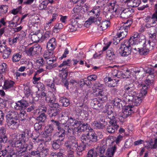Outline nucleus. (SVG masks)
I'll list each match as a JSON object with an SVG mask.
<instances>
[{"label":"nucleus","mask_w":157,"mask_h":157,"mask_svg":"<svg viewBox=\"0 0 157 157\" xmlns=\"http://www.w3.org/2000/svg\"><path fill=\"white\" fill-rule=\"evenodd\" d=\"M67 118H68L67 123L64 124H67L70 127L71 126H78V125L81 124L80 121L76 120L74 118L70 117H68Z\"/></svg>","instance_id":"nucleus-25"},{"label":"nucleus","mask_w":157,"mask_h":157,"mask_svg":"<svg viewBox=\"0 0 157 157\" xmlns=\"http://www.w3.org/2000/svg\"><path fill=\"white\" fill-rule=\"evenodd\" d=\"M65 146L67 151V157H75L74 150L77 147V140L74 136H70L65 143Z\"/></svg>","instance_id":"nucleus-4"},{"label":"nucleus","mask_w":157,"mask_h":157,"mask_svg":"<svg viewBox=\"0 0 157 157\" xmlns=\"http://www.w3.org/2000/svg\"><path fill=\"white\" fill-rule=\"evenodd\" d=\"M71 63V60L70 59H68L67 61H64L63 63L60 64L59 66V67L65 68V66H70Z\"/></svg>","instance_id":"nucleus-61"},{"label":"nucleus","mask_w":157,"mask_h":157,"mask_svg":"<svg viewBox=\"0 0 157 157\" xmlns=\"http://www.w3.org/2000/svg\"><path fill=\"white\" fill-rule=\"evenodd\" d=\"M106 108L105 112L107 113L108 115V117H112L114 115V116L115 117L117 116L116 113H115L114 112V109L111 105H106L105 106Z\"/></svg>","instance_id":"nucleus-27"},{"label":"nucleus","mask_w":157,"mask_h":157,"mask_svg":"<svg viewBox=\"0 0 157 157\" xmlns=\"http://www.w3.org/2000/svg\"><path fill=\"white\" fill-rule=\"evenodd\" d=\"M140 38L138 41L132 44V49L138 51L140 55H146L148 53L149 50L152 49L155 44L153 40H149L147 44L144 37Z\"/></svg>","instance_id":"nucleus-1"},{"label":"nucleus","mask_w":157,"mask_h":157,"mask_svg":"<svg viewBox=\"0 0 157 157\" xmlns=\"http://www.w3.org/2000/svg\"><path fill=\"white\" fill-rule=\"evenodd\" d=\"M145 27L146 28H149L153 27L154 29H155V26H157V13H153L151 17L147 16L145 19ZM155 31V30H154Z\"/></svg>","instance_id":"nucleus-9"},{"label":"nucleus","mask_w":157,"mask_h":157,"mask_svg":"<svg viewBox=\"0 0 157 157\" xmlns=\"http://www.w3.org/2000/svg\"><path fill=\"white\" fill-rule=\"evenodd\" d=\"M53 130V128L52 125H49L46 127L44 132L42 134L44 138H47L51 136Z\"/></svg>","instance_id":"nucleus-23"},{"label":"nucleus","mask_w":157,"mask_h":157,"mask_svg":"<svg viewBox=\"0 0 157 157\" xmlns=\"http://www.w3.org/2000/svg\"><path fill=\"white\" fill-rule=\"evenodd\" d=\"M65 136V134H59L58 133H56L53 135V137L56 139L52 142V146L54 149L57 150L60 147Z\"/></svg>","instance_id":"nucleus-8"},{"label":"nucleus","mask_w":157,"mask_h":157,"mask_svg":"<svg viewBox=\"0 0 157 157\" xmlns=\"http://www.w3.org/2000/svg\"><path fill=\"white\" fill-rule=\"evenodd\" d=\"M40 152L38 151H33L30 153V157H40Z\"/></svg>","instance_id":"nucleus-63"},{"label":"nucleus","mask_w":157,"mask_h":157,"mask_svg":"<svg viewBox=\"0 0 157 157\" xmlns=\"http://www.w3.org/2000/svg\"><path fill=\"white\" fill-rule=\"evenodd\" d=\"M90 142H96L98 140L97 135L95 133L89 132Z\"/></svg>","instance_id":"nucleus-44"},{"label":"nucleus","mask_w":157,"mask_h":157,"mask_svg":"<svg viewBox=\"0 0 157 157\" xmlns=\"http://www.w3.org/2000/svg\"><path fill=\"white\" fill-rule=\"evenodd\" d=\"M30 37L33 42H40V40L42 37V33L40 32V30H38L34 33L31 32Z\"/></svg>","instance_id":"nucleus-17"},{"label":"nucleus","mask_w":157,"mask_h":157,"mask_svg":"<svg viewBox=\"0 0 157 157\" xmlns=\"http://www.w3.org/2000/svg\"><path fill=\"white\" fill-rule=\"evenodd\" d=\"M43 124L40 121L35 123L34 125L35 130L36 131L42 130Z\"/></svg>","instance_id":"nucleus-58"},{"label":"nucleus","mask_w":157,"mask_h":157,"mask_svg":"<svg viewBox=\"0 0 157 157\" xmlns=\"http://www.w3.org/2000/svg\"><path fill=\"white\" fill-rule=\"evenodd\" d=\"M12 50L9 48H6V49L2 52L3 53L2 55L3 58L5 59L8 58L10 55Z\"/></svg>","instance_id":"nucleus-47"},{"label":"nucleus","mask_w":157,"mask_h":157,"mask_svg":"<svg viewBox=\"0 0 157 157\" xmlns=\"http://www.w3.org/2000/svg\"><path fill=\"white\" fill-rule=\"evenodd\" d=\"M45 61L42 57H38L36 61L37 65L39 66H42L45 63Z\"/></svg>","instance_id":"nucleus-57"},{"label":"nucleus","mask_w":157,"mask_h":157,"mask_svg":"<svg viewBox=\"0 0 157 157\" xmlns=\"http://www.w3.org/2000/svg\"><path fill=\"white\" fill-rule=\"evenodd\" d=\"M153 79H150L148 78L144 81L143 87L140 90V93L142 96H144L147 94V90L151 86H153Z\"/></svg>","instance_id":"nucleus-12"},{"label":"nucleus","mask_w":157,"mask_h":157,"mask_svg":"<svg viewBox=\"0 0 157 157\" xmlns=\"http://www.w3.org/2000/svg\"><path fill=\"white\" fill-rule=\"evenodd\" d=\"M29 103L28 102L24 99H22L18 101L16 103L14 108L17 110H24L28 106Z\"/></svg>","instance_id":"nucleus-15"},{"label":"nucleus","mask_w":157,"mask_h":157,"mask_svg":"<svg viewBox=\"0 0 157 157\" xmlns=\"http://www.w3.org/2000/svg\"><path fill=\"white\" fill-rule=\"evenodd\" d=\"M109 118L110 120L107 126L106 130L109 133H113L117 130L119 126L117 124V120L114 115L112 117H109Z\"/></svg>","instance_id":"nucleus-7"},{"label":"nucleus","mask_w":157,"mask_h":157,"mask_svg":"<svg viewBox=\"0 0 157 157\" xmlns=\"http://www.w3.org/2000/svg\"><path fill=\"white\" fill-rule=\"evenodd\" d=\"M12 144H13L14 148L16 147L17 150H18L20 153L25 152L27 150V144H25L20 139L13 141Z\"/></svg>","instance_id":"nucleus-11"},{"label":"nucleus","mask_w":157,"mask_h":157,"mask_svg":"<svg viewBox=\"0 0 157 157\" xmlns=\"http://www.w3.org/2000/svg\"><path fill=\"white\" fill-rule=\"evenodd\" d=\"M91 105L93 109H98V108H102L105 105L103 102H101L98 101L96 98L92 100L91 103Z\"/></svg>","instance_id":"nucleus-19"},{"label":"nucleus","mask_w":157,"mask_h":157,"mask_svg":"<svg viewBox=\"0 0 157 157\" xmlns=\"http://www.w3.org/2000/svg\"><path fill=\"white\" fill-rule=\"evenodd\" d=\"M18 119L7 120L8 126L12 129H15L17 128L18 125Z\"/></svg>","instance_id":"nucleus-28"},{"label":"nucleus","mask_w":157,"mask_h":157,"mask_svg":"<svg viewBox=\"0 0 157 157\" xmlns=\"http://www.w3.org/2000/svg\"><path fill=\"white\" fill-rule=\"evenodd\" d=\"M94 18V23L95 24L97 25H99L101 23V21L102 20V18L101 17H100L99 16L97 17H93Z\"/></svg>","instance_id":"nucleus-60"},{"label":"nucleus","mask_w":157,"mask_h":157,"mask_svg":"<svg viewBox=\"0 0 157 157\" xmlns=\"http://www.w3.org/2000/svg\"><path fill=\"white\" fill-rule=\"evenodd\" d=\"M105 81H107V82H109L108 86L109 87L115 86L117 85L118 82L119 81V80L114 78L112 77H107L105 78Z\"/></svg>","instance_id":"nucleus-20"},{"label":"nucleus","mask_w":157,"mask_h":157,"mask_svg":"<svg viewBox=\"0 0 157 157\" xmlns=\"http://www.w3.org/2000/svg\"><path fill=\"white\" fill-rule=\"evenodd\" d=\"M117 150V146L114 145L111 147L107 149L106 153V155H107L108 157H112L114 154V153ZM99 157H106L104 156H101Z\"/></svg>","instance_id":"nucleus-31"},{"label":"nucleus","mask_w":157,"mask_h":157,"mask_svg":"<svg viewBox=\"0 0 157 157\" xmlns=\"http://www.w3.org/2000/svg\"><path fill=\"white\" fill-rule=\"evenodd\" d=\"M19 117L20 118L21 121H23L27 119L28 117L26 112L24 111H22L19 114Z\"/></svg>","instance_id":"nucleus-54"},{"label":"nucleus","mask_w":157,"mask_h":157,"mask_svg":"<svg viewBox=\"0 0 157 157\" xmlns=\"http://www.w3.org/2000/svg\"><path fill=\"white\" fill-rule=\"evenodd\" d=\"M132 44L129 43L128 40H125L122 44L121 48V50L119 52L122 56H126L131 53V50L132 49Z\"/></svg>","instance_id":"nucleus-6"},{"label":"nucleus","mask_w":157,"mask_h":157,"mask_svg":"<svg viewBox=\"0 0 157 157\" xmlns=\"http://www.w3.org/2000/svg\"><path fill=\"white\" fill-rule=\"evenodd\" d=\"M81 141L83 143L87 144H90V140L89 136V132L86 135H82L81 137Z\"/></svg>","instance_id":"nucleus-35"},{"label":"nucleus","mask_w":157,"mask_h":157,"mask_svg":"<svg viewBox=\"0 0 157 157\" xmlns=\"http://www.w3.org/2000/svg\"><path fill=\"white\" fill-rule=\"evenodd\" d=\"M122 99L126 103L130 104L133 107L140 105L142 100V98L138 96L137 93L130 96L126 95L124 94L122 95Z\"/></svg>","instance_id":"nucleus-5"},{"label":"nucleus","mask_w":157,"mask_h":157,"mask_svg":"<svg viewBox=\"0 0 157 157\" xmlns=\"http://www.w3.org/2000/svg\"><path fill=\"white\" fill-rule=\"evenodd\" d=\"M56 60V58L54 57L53 58H50L46 60V62L48 65H49V66H47L46 68L47 69H51L55 67L57 65V64H52L50 66V65L52 64Z\"/></svg>","instance_id":"nucleus-32"},{"label":"nucleus","mask_w":157,"mask_h":157,"mask_svg":"<svg viewBox=\"0 0 157 157\" xmlns=\"http://www.w3.org/2000/svg\"><path fill=\"white\" fill-rule=\"evenodd\" d=\"M155 29H154L153 28V27L149 28V30L148 31V33L149 34L150 39L149 40H152L154 39H155L156 37V33H157V26H155Z\"/></svg>","instance_id":"nucleus-33"},{"label":"nucleus","mask_w":157,"mask_h":157,"mask_svg":"<svg viewBox=\"0 0 157 157\" xmlns=\"http://www.w3.org/2000/svg\"><path fill=\"white\" fill-rule=\"evenodd\" d=\"M124 32H119L118 34V36L120 38V39H123L127 35L128 31L127 29L124 30Z\"/></svg>","instance_id":"nucleus-64"},{"label":"nucleus","mask_w":157,"mask_h":157,"mask_svg":"<svg viewBox=\"0 0 157 157\" xmlns=\"http://www.w3.org/2000/svg\"><path fill=\"white\" fill-rule=\"evenodd\" d=\"M132 23V21L131 20H128L125 22L123 23V25L121 26V29H123V28H125L128 31V29L129 28L130 26Z\"/></svg>","instance_id":"nucleus-51"},{"label":"nucleus","mask_w":157,"mask_h":157,"mask_svg":"<svg viewBox=\"0 0 157 157\" xmlns=\"http://www.w3.org/2000/svg\"><path fill=\"white\" fill-rule=\"evenodd\" d=\"M80 122L81 124L78 125L80 131L81 132L86 130L88 127V124L87 123H82L81 121H80Z\"/></svg>","instance_id":"nucleus-49"},{"label":"nucleus","mask_w":157,"mask_h":157,"mask_svg":"<svg viewBox=\"0 0 157 157\" xmlns=\"http://www.w3.org/2000/svg\"><path fill=\"white\" fill-rule=\"evenodd\" d=\"M18 113L13 110H11L7 112L6 115L7 120L18 119Z\"/></svg>","instance_id":"nucleus-22"},{"label":"nucleus","mask_w":157,"mask_h":157,"mask_svg":"<svg viewBox=\"0 0 157 157\" xmlns=\"http://www.w3.org/2000/svg\"><path fill=\"white\" fill-rule=\"evenodd\" d=\"M60 111L58 113V114H57V117H56V116H52V117H55V118H57L59 120H62L63 119H64V118H66L67 119V114H66V113L65 112H62L61 113H60Z\"/></svg>","instance_id":"nucleus-46"},{"label":"nucleus","mask_w":157,"mask_h":157,"mask_svg":"<svg viewBox=\"0 0 157 157\" xmlns=\"http://www.w3.org/2000/svg\"><path fill=\"white\" fill-rule=\"evenodd\" d=\"M15 82L10 79H6L4 81L3 89L8 91H13L15 90Z\"/></svg>","instance_id":"nucleus-13"},{"label":"nucleus","mask_w":157,"mask_h":157,"mask_svg":"<svg viewBox=\"0 0 157 157\" xmlns=\"http://www.w3.org/2000/svg\"><path fill=\"white\" fill-rule=\"evenodd\" d=\"M124 90L127 91L128 94H125L123 91L119 90L120 95L122 96V94L123 95L124 94L126 95H133V94H136L137 92L135 91V87L134 84V81L132 83H130L127 84L124 87Z\"/></svg>","instance_id":"nucleus-10"},{"label":"nucleus","mask_w":157,"mask_h":157,"mask_svg":"<svg viewBox=\"0 0 157 157\" xmlns=\"http://www.w3.org/2000/svg\"><path fill=\"white\" fill-rule=\"evenodd\" d=\"M30 132L28 130H25L20 135L19 139L25 144V142L27 141L29 139V134Z\"/></svg>","instance_id":"nucleus-26"},{"label":"nucleus","mask_w":157,"mask_h":157,"mask_svg":"<svg viewBox=\"0 0 157 157\" xmlns=\"http://www.w3.org/2000/svg\"><path fill=\"white\" fill-rule=\"evenodd\" d=\"M67 67H63L62 70H59L61 72L59 74V77L62 79L66 80L68 75V71L66 70Z\"/></svg>","instance_id":"nucleus-36"},{"label":"nucleus","mask_w":157,"mask_h":157,"mask_svg":"<svg viewBox=\"0 0 157 157\" xmlns=\"http://www.w3.org/2000/svg\"><path fill=\"white\" fill-rule=\"evenodd\" d=\"M21 57V55L18 53L13 54L12 58V61L14 62H17L19 61Z\"/></svg>","instance_id":"nucleus-53"},{"label":"nucleus","mask_w":157,"mask_h":157,"mask_svg":"<svg viewBox=\"0 0 157 157\" xmlns=\"http://www.w3.org/2000/svg\"><path fill=\"white\" fill-rule=\"evenodd\" d=\"M94 128L96 129H103L105 128L107 122L104 118L100 119L98 121H95L94 122Z\"/></svg>","instance_id":"nucleus-16"},{"label":"nucleus","mask_w":157,"mask_h":157,"mask_svg":"<svg viewBox=\"0 0 157 157\" xmlns=\"http://www.w3.org/2000/svg\"><path fill=\"white\" fill-rule=\"evenodd\" d=\"M97 93L95 94L96 96H99L98 99L101 101L105 102L107 99V97L105 93L101 90L96 91Z\"/></svg>","instance_id":"nucleus-24"},{"label":"nucleus","mask_w":157,"mask_h":157,"mask_svg":"<svg viewBox=\"0 0 157 157\" xmlns=\"http://www.w3.org/2000/svg\"><path fill=\"white\" fill-rule=\"evenodd\" d=\"M53 52L52 51H49L48 50L46 51L44 55V57L45 59H48L53 58Z\"/></svg>","instance_id":"nucleus-56"},{"label":"nucleus","mask_w":157,"mask_h":157,"mask_svg":"<svg viewBox=\"0 0 157 157\" xmlns=\"http://www.w3.org/2000/svg\"><path fill=\"white\" fill-rule=\"evenodd\" d=\"M6 154L12 153L16 152L14 150V146L13 144H10L9 145L6 147L4 150Z\"/></svg>","instance_id":"nucleus-42"},{"label":"nucleus","mask_w":157,"mask_h":157,"mask_svg":"<svg viewBox=\"0 0 157 157\" xmlns=\"http://www.w3.org/2000/svg\"><path fill=\"white\" fill-rule=\"evenodd\" d=\"M59 102L63 106L67 107L70 104L69 100L64 96L60 98Z\"/></svg>","instance_id":"nucleus-38"},{"label":"nucleus","mask_w":157,"mask_h":157,"mask_svg":"<svg viewBox=\"0 0 157 157\" xmlns=\"http://www.w3.org/2000/svg\"><path fill=\"white\" fill-rule=\"evenodd\" d=\"M109 5L110 8L113 9L116 14L119 15L121 18H127L131 17L134 12V10L131 8H124L119 7L115 1H111Z\"/></svg>","instance_id":"nucleus-2"},{"label":"nucleus","mask_w":157,"mask_h":157,"mask_svg":"<svg viewBox=\"0 0 157 157\" xmlns=\"http://www.w3.org/2000/svg\"><path fill=\"white\" fill-rule=\"evenodd\" d=\"M79 107L82 108H83V109H81V112L82 113H83L84 114L85 118H84L85 120H86V121L88 120V117L89 116V114L88 112L87 111V108L86 105L82 104V105H79Z\"/></svg>","instance_id":"nucleus-40"},{"label":"nucleus","mask_w":157,"mask_h":157,"mask_svg":"<svg viewBox=\"0 0 157 157\" xmlns=\"http://www.w3.org/2000/svg\"><path fill=\"white\" fill-rule=\"evenodd\" d=\"M50 105L52 108L51 109L52 114H50V117H51L52 116H55L57 117V114H58V113L61 110L60 105L58 103H55L54 102Z\"/></svg>","instance_id":"nucleus-14"},{"label":"nucleus","mask_w":157,"mask_h":157,"mask_svg":"<svg viewBox=\"0 0 157 157\" xmlns=\"http://www.w3.org/2000/svg\"><path fill=\"white\" fill-rule=\"evenodd\" d=\"M112 102L115 106H117L119 108L122 106L121 100L117 98L113 100Z\"/></svg>","instance_id":"nucleus-48"},{"label":"nucleus","mask_w":157,"mask_h":157,"mask_svg":"<svg viewBox=\"0 0 157 157\" xmlns=\"http://www.w3.org/2000/svg\"><path fill=\"white\" fill-rule=\"evenodd\" d=\"M63 27V24L61 23H57L54 27L53 31L54 33H57L58 30L62 29Z\"/></svg>","instance_id":"nucleus-52"},{"label":"nucleus","mask_w":157,"mask_h":157,"mask_svg":"<svg viewBox=\"0 0 157 157\" xmlns=\"http://www.w3.org/2000/svg\"><path fill=\"white\" fill-rule=\"evenodd\" d=\"M50 35L51 32L50 31H46L43 35L42 34V37L41 39H40V42H42L44 41H46L50 38Z\"/></svg>","instance_id":"nucleus-45"},{"label":"nucleus","mask_w":157,"mask_h":157,"mask_svg":"<svg viewBox=\"0 0 157 157\" xmlns=\"http://www.w3.org/2000/svg\"><path fill=\"white\" fill-rule=\"evenodd\" d=\"M133 107L130 104L126 106L123 110L124 114H125V115H127L128 116L130 115L132 113H133V110L132 109Z\"/></svg>","instance_id":"nucleus-37"},{"label":"nucleus","mask_w":157,"mask_h":157,"mask_svg":"<svg viewBox=\"0 0 157 157\" xmlns=\"http://www.w3.org/2000/svg\"><path fill=\"white\" fill-rule=\"evenodd\" d=\"M110 24L109 21L105 20L101 22V23L98 26V28L100 30H104L106 29L109 26Z\"/></svg>","instance_id":"nucleus-34"},{"label":"nucleus","mask_w":157,"mask_h":157,"mask_svg":"<svg viewBox=\"0 0 157 157\" xmlns=\"http://www.w3.org/2000/svg\"><path fill=\"white\" fill-rule=\"evenodd\" d=\"M106 55L109 59H114L116 57V52L113 48L109 49L106 52Z\"/></svg>","instance_id":"nucleus-39"},{"label":"nucleus","mask_w":157,"mask_h":157,"mask_svg":"<svg viewBox=\"0 0 157 157\" xmlns=\"http://www.w3.org/2000/svg\"><path fill=\"white\" fill-rule=\"evenodd\" d=\"M78 25L77 21L74 19H71V24L67 25L66 29L69 32H72L76 30V26Z\"/></svg>","instance_id":"nucleus-18"},{"label":"nucleus","mask_w":157,"mask_h":157,"mask_svg":"<svg viewBox=\"0 0 157 157\" xmlns=\"http://www.w3.org/2000/svg\"><path fill=\"white\" fill-rule=\"evenodd\" d=\"M141 36L138 33H135L131 37L129 40H128V41L131 44H133L135 42L138 41L140 38H142L143 37H144L143 36Z\"/></svg>","instance_id":"nucleus-29"},{"label":"nucleus","mask_w":157,"mask_h":157,"mask_svg":"<svg viewBox=\"0 0 157 157\" xmlns=\"http://www.w3.org/2000/svg\"><path fill=\"white\" fill-rule=\"evenodd\" d=\"M39 114V116L37 117L36 120L43 123L46 119L47 116L44 112H40Z\"/></svg>","instance_id":"nucleus-41"},{"label":"nucleus","mask_w":157,"mask_h":157,"mask_svg":"<svg viewBox=\"0 0 157 157\" xmlns=\"http://www.w3.org/2000/svg\"><path fill=\"white\" fill-rule=\"evenodd\" d=\"M124 111L119 113L118 115V118L121 122H123L124 119L128 117L127 115H125Z\"/></svg>","instance_id":"nucleus-59"},{"label":"nucleus","mask_w":157,"mask_h":157,"mask_svg":"<svg viewBox=\"0 0 157 157\" xmlns=\"http://www.w3.org/2000/svg\"><path fill=\"white\" fill-rule=\"evenodd\" d=\"M50 121L52 123L50 125H52V127L55 126L58 130V132L56 133H58L59 134H65L66 133H70L71 129L67 124H64L60 123L58 120L57 118H55V117H50Z\"/></svg>","instance_id":"nucleus-3"},{"label":"nucleus","mask_w":157,"mask_h":157,"mask_svg":"<svg viewBox=\"0 0 157 157\" xmlns=\"http://www.w3.org/2000/svg\"><path fill=\"white\" fill-rule=\"evenodd\" d=\"M101 9L99 6H95L90 11V15H93L92 17L99 16L100 14Z\"/></svg>","instance_id":"nucleus-30"},{"label":"nucleus","mask_w":157,"mask_h":157,"mask_svg":"<svg viewBox=\"0 0 157 157\" xmlns=\"http://www.w3.org/2000/svg\"><path fill=\"white\" fill-rule=\"evenodd\" d=\"M63 150L62 149H60V152H52L50 155V157H64L63 154L62 152Z\"/></svg>","instance_id":"nucleus-50"},{"label":"nucleus","mask_w":157,"mask_h":157,"mask_svg":"<svg viewBox=\"0 0 157 157\" xmlns=\"http://www.w3.org/2000/svg\"><path fill=\"white\" fill-rule=\"evenodd\" d=\"M77 147H76L75 150H77V154L79 155H82V151L85 150L86 148V145H81L78 146V142L77 141Z\"/></svg>","instance_id":"nucleus-43"},{"label":"nucleus","mask_w":157,"mask_h":157,"mask_svg":"<svg viewBox=\"0 0 157 157\" xmlns=\"http://www.w3.org/2000/svg\"><path fill=\"white\" fill-rule=\"evenodd\" d=\"M98 155V153L93 149H92L88 151L86 157H97Z\"/></svg>","instance_id":"nucleus-55"},{"label":"nucleus","mask_w":157,"mask_h":157,"mask_svg":"<svg viewBox=\"0 0 157 157\" xmlns=\"http://www.w3.org/2000/svg\"><path fill=\"white\" fill-rule=\"evenodd\" d=\"M56 46V40L54 37H52L50 39L48 42L46 47L48 50L52 51L54 50Z\"/></svg>","instance_id":"nucleus-21"},{"label":"nucleus","mask_w":157,"mask_h":157,"mask_svg":"<svg viewBox=\"0 0 157 157\" xmlns=\"http://www.w3.org/2000/svg\"><path fill=\"white\" fill-rule=\"evenodd\" d=\"M32 48L34 54L38 53L42 49L41 47L38 44L34 45L32 47Z\"/></svg>","instance_id":"nucleus-62"}]
</instances>
